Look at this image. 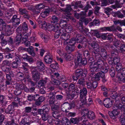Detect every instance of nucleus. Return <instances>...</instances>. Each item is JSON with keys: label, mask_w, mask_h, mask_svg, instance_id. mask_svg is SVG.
Returning a JSON list of instances; mask_svg holds the SVG:
<instances>
[{"label": "nucleus", "mask_w": 125, "mask_h": 125, "mask_svg": "<svg viewBox=\"0 0 125 125\" xmlns=\"http://www.w3.org/2000/svg\"><path fill=\"white\" fill-rule=\"evenodd\" d=\"M72 27L71 26L69 25L66 26L65 27V30L68 33H71L72 31Z\"/></svg>", "instance_id": "obj_49"}, {"label": "nucleus", "mask_w": 125, "mask_h": 125, "mask_svg": "<svg viewBox=\"0 0 125 125\" xmlns=\"http://www.w3.org/2000/svg\"><path fill=\"white\" fill-rule=\"evenodd\" d=\"M3 31L5 33L4 35L6 36H9L12 33V31L11 30V26L10 25L8 26H5L0 25V31Z\"/></svg>", "instance_id": "obj_1"}, {"label": "nucleus", "mask_w": 125, "mask_h": 125, "mask_svg": "<svg viewBox=\"0 0 125 125\" xmlns=\"http://www.w3.org/2000/svg\"><path fill=\"white\" fill-rule=\"evenodd\" d=\"M69 106L68 103V102H64L61 106L60 108L61 110L65 113H68L69 112L68 110H70Z\"/></svg>", "instance_id": "obj_8"}, {"label": "nucleus", "mask_w": 125, "mask_h": 125, "mask_svg": "<svg viewBox=\"0 0 125 125\" xmlns=\"http://www.w3.org/2000/svg\"><path fill=\"white\" fill-rule=\"evenodd\" d=\"M20 125H29V121L27 120V119L26 117L21 120L20 123Z\"/></svg>", "instance_id": "obj_30"}, {"label": "nucleus", "mask_w": 125, "mask_h": 125, "mask_svg": "<svg viewBox=\"0 0 125 125\" xmlns=\"http://www.w3.org/2000/svg\"><path fill=\"white\" fill-rule=\"evenodd\" d=\"M49 108L46 107L44 108H43L42 109H37L36 112H32L31 113L35 115L39 114L41 115H42L47 111H49Z\"/></svg>", "instance_id": "obj_9"}, {"label": "nucleus", "mask_w": 125, "mask_h": 125, "mask_svg": "<svg viewBox=\"0 0 125 125\" xmlns=\"http://www.w3.org/2000/svg\"><path fill=\"white\" fill-rule=\"evenodd\" d=\"M110 117L112 119H115L119 114V111L118 110H114L112 111V113L109 114Z\"/></svg>", "instance_id": "obj_14"}, {"label": "nucleus", "mask_w": 125, "mask_h": 125, "mask_svg": "<svg viewBox=\"0 0 125 125\" xmlns=\"http://www.w3.org/2000/svg\"><path fill=\"white\" fill-rule=\"evenodd\" d=\"M39 71L34 69L32 68L31 71L32 79L36 82L38 81L40 78V73Z\"/></svg>", "instance_id": "obj_3"}, {"label": "nucleus", "mask_w": 125, "mask_h": 125, "mask_svg": "<svg viewBox=\"0 0 125 125\" xmlns=\"http://www.w3.org/2000/svg\"><path fill=\"white\" fill-rule=\"evenodd\" d=\"M51 82L52 84L55 85H59L61 83L60 81L56 79H53Z\"/></svg>", "instance_id": "obj_50"}, {"label": "nucleus", "mask_w": 125, "mask_h": 125, "mask_svg": "<svg viewBox=\"0 0 125 125\" xmlns=\"http://www.w3.org/2000/svg\"><path fill=\"white\" fill-rule=\"evenodd\" d=\"M56 93L55 92H51L50 93H49L48 94V99L51 98H55V95L56 94Z\"/></svg>", "instance_id": "obj_51"}, {"label": "nucleus", "mask_w": 125, "mask_h": 125, "mask_svg": "<svg viewBox=\"0 0 125 125\" xmlns=\"http://www.w3.org/2000/svg\"><path fill=\"white\" fill-rule=\"evenodd\" d=\"M87 46V44L85 42L80 43V44L78 45L77 48L78 49H81L82 48H84L86 47Z\"/></svg>", "instance_id": "obj_45"}, {"label": "nucleus", "mask_w": 125, "mask_h": 125, "mask_svg": "<svg viewBox=\"0 0 125 125\" xmlns=\"http://www.w3.org/2000/svg\"><path fill=\"white\" fill-rule=\"evenodd\" d=\"M44 61L47 64L51 63L53 61L52 56L49 54L46 55L44 57Z\"/></svg>", "instance_id": "obj_17"}, {"label": "nucleus", "mask_w": 125, "mask_h": 125, "mask_svg": "<svg viewBox=\"0 0 125 125\" xmlns=\"http://www.w3.org/2000/svg\"><path fill=\"white\" fill-rule=\"evenodd\" d=\"M79 88L80 89L79 92L80 97L86 96L87 93V91L86 88L84 87L82 89H81L80 87H79Z\"/></svg>", "instance_id": "obj_16"}, {"label": "nucleus", "mask_w": 125, "mask_h": 125, "mask_svg": "<svg viewBox=\"0 0 125 125\" xmlns=\"http://www.w3.org/2000/svg\"><path fill=\"white\" fill-rule=\"evenodd\" d=\"M59 19L58 17L55 15H53L52 17V20L51 22L52 23H57L59 21Z\"/></svg>", "instance_id": "obj_42"}, {"label": "nucleus", "mask_w": 125, "mask_h": 125, "mask_svg": "<svg viewBox=\"0 0 125 125\" xmlns=\"http://www.w3.org/2000/svg\"><path fill=\"white\" fill-rule=\"evenodd\" d=\"M45 7L44 4L42 3L39 4L35 6V8L37 9H39L40 10L43 9Z\"/></svg>", "instance_id": "obj_47"}, {"label": "nucleus", "mask_w": 125, "mask_h": 125, "mask_svg": "<svg viewBox=\"0 0 125 125\" xmlns=\"http://www.w3.org/2000/svg\"><path fill=\"white\" fill-rule=\"evenodd\" d=\"M28 65L27 63L25 62H22L20 66V68L25 72L26 73H28Z\"/></svg>", "instance_id": "obj_22"}, {"label": "nucleus", "mask_w": 125, "mask_h": 125, "mask_svg": "<svg viewBox=\"0 0 125 125\" xmlns=\"http://www.w3.org/2000/svg\"><path fill=\"white\" fill-rule=\"evenodd\" d=\"M113 102L114 101L109 98H107L104 100L103 104L106 107L108 108L111 107Z\"/></svg>", "instance_id": "obj_10"}, {"label": "nucleus", "mask_w": 125, "mask_h": 125, "mask_svg": "<svg viewBox=\"0 0 125 125\" xmlns=\"http://www.w3.org/2000/svg\"><path fill=\"white\" fill-rule=\"evenodd\" d=\"M99 52L95 51H92V55L95 57L96 59L101 57V55L98 53Z\"/></svg>", "instance_id": "obj_40"}, {"label": "nucleus", "mask_w": 125, "mask_h": 125, "mask_svg": "<svg viewBox=\"0 0 125 125\" xmlns=\"http://www.w3.org/2000/svg\"><path fill=\"white\" fill-rule=\"evenodd\" d=\"M51 109L52 111H58L60 108L59 105H55V104L51 106Z\"/></svg>", "instance_id": "obj_35"}, {"label": "nucleus", "mask_w": 125, "mask_h": 125, "mask_svg": "<svg viewBox=\"0 0 125 125\" xmlns=\"http://www.w3.org/2000/svg\"><path fill=\"white\" fill-rule=\"evenodd\" d=\"M87 117L89 119L91 120H93L95 119V116L94 113L93 112L91 111Z\"/></svg>", "instance_id": "obj_34"}, {"label": "nucleus", "mask_w": 125, "mask_h": 125, "mask_svg": "<svg viewBox=\"0 0 125 125\" xmlns=\"http://www.w3.org/2000/svg\"><path fill=\"white\" fill-rule=\"evenodd\" d=\"M5 58L7 59H12L14 57L13 54L12 53H7L5 55Z\"/></svg>", "instance_id": "obj_55"}, {"label": "nucleus", "mask_w": 125, "mask_h": 125, "mask_svg": "<svg viewBox=\"0 0 125 125\" xmlns=\"http://www.w3.org/2000/svg\"><path fill=\"white\" fill-rule=\"evenodd\" d=\"M21 28L24 31H26L28 30V27L26 22H24L22 23V28Z\"/></svg>", "instance_id": "obj_61"}, {"label": "nucleus", "mask_w": 125, "mask_h": 125, "mask_svg": "<svg viewBox=\"0 0 125 125\" xmlns=\"http://www.w3.org/2000/svg\"><path fill=\"white\" fill-rule=\"evenodd\" d=\"M77 28L81 32L83 31L84 27L83 26V23L81 21H79V24L77 26Z\"/></svg>", "instance_id": "obj_33"}, {"label": "nucleus", "mask_w": 125, "mask_h": 125, "mask_svg": "<svg viewBox=\"0 0 125 125\" xmlns=\"http://www.w3.org/2000/svg\"><path fill=\"white\" fill-rule=\"evenodd\" d=\"M13 14L12 12L10 10L6 13L5 17L8 20H10L11 17L13 15Z\"/></svg>", "instance_id": "obj_41"}, {"label": "nucleus", "mask_w": 125, "mask_h": 125, "mask_svg": "<svg viewBox=\"0 0 125 125\" xmlns=\"http://www.w3.org/2000/svg\"><path fill=\"white\" fill-rule=\"evenodd\" d=\"M109 73L111 76L113 77L115 75V71L114 68H111L109 70Z\"/></svg>", "instance_id": "obj_48"}, {"label": "nucleus", "mask_w": 125, "mask_h": 125, "mask_svg": "<svg viewBox=\"0 0 125 125\" xmlns=\"http://www.w3.org/2000/svg\"><path fill=\"white\" fill-rule=\"evenodd\" d=\"M22 38L21 35L17 34V36L15 38V42H16V44L18 45L20 43L21 40Z\"/></svg>", "instance_id": "obj_28"}, {"label": "nucleus", "mask_w": 125, "mask_h": 125, "mask_svg": "<svg viewBox=\"0 0 125 125\" xmlns=\"http://www.w3.org/2000/svg\"><path fill=\"white\" fill-rule=\"evenodd\" d=\"M74 47H72L71 48V47H70L68 46H67L66 47V51L68 52L69 53H70L71 52H73L74 51Z\"/></svg>", "instance_id": "obj_58"}, {"label": "nucleus", "mask_w": 125, "mask_h": 125, "mask_svg": "<svg viewBox=\"0 0 125 125\" xmlns=\"http://www.w3.org/2000/svg\"><path fill=\"white\" fill-rule=\"evenodd\" d=\"M85 80L81 78L79 79L78 83L80 85L84 86L85 84Z\"/></svg>", "instance_id": "obj_62"}, {"label": "nucleus", "mask_w": 125, "mask_h": 125, "mask_svg": "<svg viewBox=\"0 0 125 125\" xmlns=\"http://www.w3.org/2000/svg\"><path fill=\"white\" fill-rule=\"evenodd\" d=\"M85 37L83 36L80 35H78L75 38V40L76 42L77 43H81Z\"/></svg>", "instance_id": "obj_27"}, {"label": "nucleus", "mask_w": 125, "mask_h": 125, "mask_svg": "<svg viewBox=\"0 0 125 125\" xmlns=\"http://www.w3.org/2000/svg\"><path fill=\"white\" fill-rule=\"evenodd\" d=\"M101 30H102L104 31H111L115 30V28L114 26H112L110 27H104L102 28Z\"/></svg>", "instance_id": "obj_25"}, {"label": "nucleus", "mask_w": 125, "mask_h": 125, "mask_svg": "<svg viewBox=\"0 0 125 125\" xmlns=\"http://www.w3.org/2000/svg\"><path fill=\"white\" fill-rule=\"evenodd\" d=\"M118 109L122 111L125 112V104L122 105L121 104H119L118 105Z\"/></svg>", "instance_id": "obj_53"}, {"label": "nucleus", "mask_w": 125, "mask_h": 125, "mask_svg": "<svg viewBox=\"0 0 125 125\" xmlns=\"http://www.w3.org/2000/svg\"><path fill=\"white\" fill-rule=\"evenodd\" d=\"M49 112V110L44 113L42 115V120L45 121L48 118V115Z\"/></svg>", "instance_id": "obj_36"}, {"label": "nucleus", "mask_w": 125, "mask_h": 125, "mask_svg": "<svg viewBox=\"0 0 125 125\" xmlns=\"http://www.w3.org/2000/svg\"><path fill=\"white\" fill-rule=\"evenodd\" d=\"M46 82L47 81L45 80H40L38 83V86L41 87V86H44Z\"/></svg>", "instance_id": "obj_46"}, {"label": "nucleus", "mask_w": 125, "mask_h": 125, "mask_svg": "<svg viewBox=\"0 0 125 125\" xmlns=\"http://www.w3.org/2000/svg\"><path fill=\"white\" fill-rule=\"evenodd\" d=\"M19 13L21 15H23L24 14H26L27 13H28V12L25 9L20 8L19 10Z\"/></svg>", "instance_id": "obj_52"}, {"label": "nucleus", "mask_w": 125, "mask_h": 125, "mask_svg": "<svg viewBox=\"0 0 125 125\" xmlns=\"http://www.w3.org/2000/svg\"><path fill=\"white\" fill-rule=\"evenodd\" d=\"M80 97V101L81 102V103L80 104H81L82 105H87V104L86 102V96H81Z\"/></svg>", "instance_id": "obj_37"}, {"label": "nucleus", "mask_w": 125, "mask_h": 125, "mask_svg": "<svg viewBox=\"0 0 125 125\" xmlns=\"http://www.w3.org/2000/svg\"><path fill=\"white\" fill-rule=\"evenodd\" d=\"M76 41L75 40V38H72L71 40H70L68 41H64V45H67V44L69 45H74L76 43Z\"/></svg>", "instance_id": "obj_23"}, {"label": "nucleus", "mask_w": 125, "mask_h": 125, "mask_svg": "<svg viewBox=\"0 0 125 125\" xmlns=\"http://www.w3.org/2000/svg\"><path fill=\"white\" fill-rule=\"evenodd\" d=\"M44 100V98L40 96L39 99L35 101V104L36 105L39 106Z\"/></svg>", "instance_id": "obj_32"}, {"label": "nucleus", "mask_w": 125, "mask_h": 125, "mask_svg": "<svg viewBox=\"0 0 125 125\" xmlns=\"http://www.w3.org/2000/svg\"><path fill=\"white\" fill-rule=\"evenodd\" d=\"M113 61L114 64H116L118 63H120V59L119 58L115 57L114 58Z\"/></svg>", "instance_id": "obj_63"}, {"label": "nucleus", "mask_w": 125, "mask_h": 125, "mask_svg": "<svg viewBox=\"0 0 125 125\" xmlns=\"http://www.w3.org/2000/svg\"><path fill=\"white\" fill-rule=\"evenodd\" d=\"M87 73V70L86 69H84L83 70L82 69H78L75 72L76 75L77 76L82 77L83 78L86 76Z\"/></svg>", "instance_id": "obj_4"}, {"label": "nucleus", "mask_w": 125, "mask_h": 125, "mask_svg": "<svg viewBox=\"0 0 125 125\" xmlns=\"http://www.w3.org/2000/svg\"><path fill=\"white\" fill-rule=\"evenodd\" d=\"M70 121L71 123L74 124H77L79 122V119L76 117L71 118L70 119Z\"/></svg>", "instance_id": "obj_44"}, {"label": "nucleus", "mask_w": 125, "mask_h": 125, "mask_svg": "<svg viewBox=\"0 0 125 125\" xmlns=\"http://www.w3.org/2000/svg\"><path fill=\"white\" fill-rule=\"evenodd\" d=\"M50 67L53 69H57L58 67V64L55 62L54 63L51 64L50 65Z\"/></svg>", "instance_id": "obj_64"}, {"label": "nucleus", "mask_w": 125, "mask_h": 125, "mask_svg": "<svg viewBox=\"0 0 125 125\" xmlns=\"http://www.w3.org/2000/svg\"><path fill=\"white\" fill-rule=\"evenodd\" d=\"M88 62L90 64L89 65V70L91 72H93L95 62L92 58H91L88 60Z\"/></svg>", "instance_id": "obj_18"}, {"label": "nucleus", "mask_w": 125, "mask_h": 125, "mask_svg": "<svg viewBox=\"0 0 125 125\" xmlns=\"http://www.w3.org/2000/svg\"><path fill=\"white\" fill-rule=\"evenodd\" d=\"M61 10L62 11L67 13V15H71V13L70 12L72 10V9L71 5H67L65 8L61 9Z\"/></svg>", "instance_id": "obj_21"}, {"label": "nucleus", "mask_w": 125, "mask_h": 125, "mask_svg": "<svg viewBox=\"0 0 125 125\" xmlns=\"http://www.w3.org/2000/svg\"><path fill=\"white\" fill-rule=\"evenodd\" d=\"M116 71L119 72H120V70L122 69V64L120 63H118L116 64Z\"/></svg>", "instance_id": "obj_54"}, {"label": "nucleus", "mask_w": 125, "mask_h": 125, "mask_svg": "<svg viewBox=\"0 0 125 125\" xmlns=\"http://www.w3.org/2000/svg\"><path fill=\"white\" fill-rule=\"evenodd\" d=\"M36 64L37 66L33 67L32 68L38 70L39 72H41L45 68L44 65L42 61H37Z\"/></svg>", "instance_id": "obj_7"}, {"label": "nucleus", "mask_w": 125, "mask_h": 125, "mask_svg": "<svg viewBox=\"0 0 125 125\" xmlns=\"http://www.w3.org/2000/svg\"><path fill=\"white\" fill-rule=\"evenodd\" d=\"M116 78L117 80V81L119 82L120 83L125 82V77L122 75H121L120 73H118L116 75Z\"/></svg>", "instance_id": "obj_15"}, {"label": "nucleus", "mask_w": 125, "mask_h": 125, "mask_svg": "<svg viewBox=\"0 0 125 125\" xmlns=\"http://www.w3.org/2000/svg\"><path fill=\"white\" fill-rule=\"evenodd\" d=\"M90 45L94 50V51H97V52L100 51V48L99 45L97 43L93 42L90 44Z\"/></svg>", "instance_id": "obj_20"}, {"label": "nucleus", "mask_w": 125, "mask_h": 125, "mask_svg": "<svg viewBox=\"0 0 125 125\" xmlns=\"http://www.w3.org/2000/svg\"><path fill=\"white\" fill-rule=\"evenodd\" d=\"M67 22L65 20L62 19L60 22V25L62 28L66 27L67 26Z\"/></svg>", "instance_id": "obj_39"}, {"label": "nucleus", "mask_w": 125, "mask_h": 125, "mask_svg": "<svg viewBox=\"0 0 125 125\" xmlns=\"http://www.w3.org/2000/svg\"><path fill=\"white\" fill-rule=\"evenodd\" d=\"M59 28H57L56 30L54 31L55 32L54 37L56 39L58 38L60 35L61 36V34L63 33V31H65L64 29L63 28L60 29Z\"/></svg>", "instance_id": "obj_11"}, {"label": "nucleus", "mask_w": 125, "mask_h": 125, "mask_svg": "<svg viewBox=\"0 0 125 125\" xmlns=\"http://www.w3.org/2000/svg\"><path fill=\"white\" fill-rule=\"evenodd\" d=\"M59 27V24H55L54 25L50 24L48 25L47 29L50 31H54L56 30V29Z\"/></svg>", "instance_id": "obj_13"}, {"label": "nucleus", "mask_w": 125, "mask_h": 125, "mask_svg": "<svg viewBox=\"0 0 125 125\" xmlns=\"http://www.w3.org/2000/svg\"><path fill=\"white\" fill-rule=\"evenodd\" d=\"M101 53L103 56L104 57L106 58L107 56L106 51L104 48H102L101 49Z\"/></svg>", "instance_id": "obj_59"}, {"label": "nucleus", "mask_w": 125, "mask_h": 125, "mask_svg": "<svg viewBox=\"0 0 125 125\" xmlns=\"http://www.w3.org/2000/svg\"><path fill=\"white\" fill-rule=\"evenodd\" d=\"M118 94L115 91L112 92L110 96L113 99L116 98L118 96Z\"/></svg>", "instance_id": "obj_57"}, {"label": "nucleus", "mask_w": 125, "mask_h": 125, "mask_svg": "<svg viewBox=\"0 0 125 125\" xmlns=\"http://www.w3.org/2000/svg\"><path fill=\"white\" fill-rule=\"evenodd\" d=\"M86 84L88 88L91 89L92 87L95 88L97 86V83L96 81L93 82L88 79L86 81Z\"/></svg>", "instance_id": "obj_6"}, {"label": "nucleus", "mask_w": 125, "mask_h": 125, "mask_svg": "<svg viewBox=\"0 0 125 125\" xmlns=\"http://www.w3.org/2000/svg\"><path fill=\"white\" fill-rule=\"evenodd\" d=\"M106 63H105L104 64V62H95L93 72H98L100 71L104 64L105 66V64Z\"/></svg>", "instance_id": "obj_5"}, {"label": "nucleus", "mask_w": 125, "mask_h": 125, "mask_svg": "<svg viewBox=\"0 0 125 125\" xmlns=\"http://www.w3.org/2000/svg\"><path fill=\"white\" fill-rule=\"evenodd\" d=\"M80 63L82 65L84 66L87 63V60L85 58H83L80 62Z\"/></svg>", "instance_id": "obj_60"}, {"label": "nucleus", "mask_w": 125, "mask_h": 125, "mask_svg": "<svg viewBox=\"0 0 125 125\" xmlns=\"http://www.w3.org/2000/svg\"><path fill=\"white\" fill-rule=\"evenodd\" d=\"M16 34L22 35L23 34L24 31L22 30L21 26H20L16 29Z\"/></svg>", "instance_id": "obj_29"}, {"label": "nucleus", "mask_w": 125, "mask_h": 125, "mask_svg": "<svg viewBox=\"0 0 125 125\" xmlns=\"http://www.w3.org/2000/svg\"><path fill=\"white\" fill-rule=\"evenodd\" d=\"M91 111L89 110L88 109H84L82 110L81 113L82 114L83 116H82L83 118L85 116H87L88 115L89 113Z\"/></svg>", "instance_id": "obj_31"}, {"label": "nucleus", "mask_w": 125, "mask_h": 125, "mask_svg": "<svg viewBox=\"0 0 125 125\" xmlns=\"http://www.w3.org/2000/svg\"><path fill=\"white\" fill-rule=\"evenodd\" d=\"M26 50H27L30 54L32 56H34L35 55V53L33 50V47L32 46L26 49Z\"/></svg>", "instance_id": "obj_38"}, {"label": "nucleus", "mask_w": 125, "mask_h": 125, "mask_svg": "<svg viewBox=\"0 0 125 125\" xmlns=\"http://www.w3.org/2000/svg\"><path fill=\"white\" fill-rule=\"evenodd\" d=\"M10 21L12 22L11 28L14 29L17 27L20 24L21 20L19 18H17V15H14L10 20Z\"/></svg>", "instance_id": "obj_2"}, {"label": "nucleus", "mask_w": 125, "mask_h": 125, "mask_svg": "<svg viewBox=\"0 0 125 125\" xmlns=\"http://www.w3.org/2000/svg\"><path fill=\"white\" fill-rule=\"evenodd\" d=\"M74 9H77L79 7L83 9V6L81 4V1H78L74 2Z\"/></svg>", "instance_id": "obj_26"}, {"label": "nucleus", "mask_w": 125, "mask_h": 125, "mask_svg": "<svg viewBox=\"0 0 125 125\" xmlns=\"http://www.w3.org/2000/svg\"><path fill=\"white\" fill-rule=\"evenodd\" d=\"M2 71L5 72L6 73H8L11 70L10 67H8L6 66H2L1 68Z\"/></svg>", "instance_id": "obj_43"}, {"label": "nucleus", "mask_w": 125, "mask_h": 125, "mask_svg": "<svg viewBox=\"0 0 125 125\" xmlns=\"http://www.w3.org/2000/svg\"><path fill=\"white\" fill-rule=\"evenodd\" d=\"M65 31H63V33L61 34L60 38L64 40L65 41H67L68 39L70 38V36L68 34L64 33Z\"/></svg>", "instance_id": "obj_24"}, {"label": "nucleus", "mask_w": 125, "mask_h": 125, "mask_svg": "<svg viewBox=\"0 0 125 125\" xmlns=\"http://www.w3.org/2000/svg\"><path fill=\"white\" fill-rule=\"evenodd\" d=\"M105 68H102V70L101 72H99L100 76L102 78L105 77L104 73L107 72L108 71V70L109 69V67L107 63L105 64Z\"/></svg>", "instance_id": "obj_12"}, {"label": "nucleus", "mask_w": 125, "mask_h": 125, "mask_svg": "<svg viewBox=\"0 0 125 125\" xmlns=\"http://www.w3.org/2000/svg\"><path fill=\"white\" fill-rule=\"evenodd\" d=\"M79 21H81L83 23L84 22L85 25H87L89 23V21L87 19L84 18V17H82L80 19Z\"/></svg>", "instance_id": "obj_56"}, {"label": "nucleus", "mask_w": 125, "mask_h": 125, "mask_svg": "<svg viewBox=\"0 0 125 125\" xmlns=\"http://www.w3.org/2000/svg\"><path fill=\"white\" fill-rule=\"evenodd\" d=\"M14 110L13 105L10 104L9 105L7 108L5 109V112L6 113L11 114Z\"/></svg>", "instance_id": "obj_19"}]
</instances>
